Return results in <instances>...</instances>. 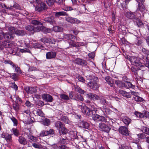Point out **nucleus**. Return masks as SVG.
I'll use <instances>...</instances> for the list:
<instances>
[{
  "label": "nucleus",
  "instance_id": "obj_20",
  "mask_svg": "<svg viewBox=\"0 0 149 149\" xmlns=\"http://www.w3.org/2000/svg\"><path fill=\"white\" fill-rule=\"evenodd\" d=\"M75 63L79 65H87V63L86 61L82 60L79 58H77L75 61Z\"/></svg>",
  "mask_w": 149,
  "mask_h": 149
},
{
  "label": "nucleus",
  "instance_id": "obj_22",
  "mask_svg": "<svg viewBox=\"0 0 149 149\" xmlns=\"http://www.w3.org/2000/svg\"><path fill=\"white\" fill-rule=\"evenodd\" d=\"M87 96L89 98L94 100H98L100 99V97L95 94L89 93L87 94Z\"/></svg>",
  "mask_w": 149,
  "mask_h": 149
},
{
  "label": "nucleus",
  "instance_id": "obj_56",
  "mask_svg": "<svg viewBox=\"0 0 149 149\" xmlns=\"http://www.w3.org/2000/svg\"><path fill=\"white\" fill-rule=\"evenodd\" d=\"M10 77L13 79H16L17 78L16 74H9Z\"/></svg>",
  "mask_w": 149,
  "mask_h": 149
},
{
  "label": "nucleus",
  "instance_id": "obj_41",
  "mask_svg": "<svg viewBox=\"0 0 149 149\" xmlns=\"http://www.w3.org/2000/svg\"><path fill=\"white\" fill-rule=\"evenodd\" d=\"M94 105V103L92 102L91 103H90V104H87L88 106L89 107V109H90L92 111L93 110L95 109V108Z\"/></svg>",
  "mask_w": 149,
  "mask_h": 149
},
{
  "label": "nucleus",
  "instance_id": "obj_12",
  "mask_svg": "<svg viewBox=\"0 0 149 149\" xmlns=\"http://www.w3.org/2000/svg\"><path fill=\"white\" fill-rule=\"evenodd\" d=\"M1 136L4 138L7 142L9 143L12 142L11 135L7 133H2L1 134Z\"/></svg>",
  "mask_w": 149,
  "mask_h": 149
},
{
  "label": "nucleus",
  "instance_id": "obj_28",
  "mask_svg": "<svg viewBox=\"0 0 149 149\" xmlns=\"http://www.w3.org/2000/svg\"><path fill=\"white\" fill-rule=\"evenodd\" d=\"M131 121V119L127 117H124L123 118V122L127 126H128L130 123Z\"/></svg>",
  "mask_w": 149,
  "mask_h": 149
},
{
  "label": "nucleus",
  "instance_id": "obj_6",
  "mask_svg": "<svg viewBox=\"0 0 149 149\" xmlns=\"http://www.w3.org/2000/svg\"><path fill=\"white\" fill-rule=\"evenodd\" d=\"M34 26V32H39L41 31L42 29L46 33H50L51 31L50 29L43 27L42 25H38Z\"/></svg>",
  "mask_w": 149,
  "mask_h": 149
},
{
  "label": "nucleus",
  "instance_id": "obj_24",
  "mask_svg": "<svg viewBox=\"0 0 149 149\" xmlns=\"http://www.w3.org/2000/svg\"><path fill=\"white\" fill-rule=\"evenodd\" d=\"M124 87L128 89L129 88H134L135 86L130 82H126L124 83Z\"/></svg>",
  "mask_w": 149,
  "mask_h": 149
},
{
  "label": "nucleus",
  "instance_id": "obj_27",
  "mask_svg": "<svg viewBox=\"0 0 149 149\" xmlns=\"http://www.w3.org/2000/svg\"><path fill=\"white\" fill-rule=\"evenodd\" d=\"M115 82L117 86L120 88H122L124 87V83L122 81L117 80H116Z\"/></svg>",
  "mask_w": 149,
  "mask_h": 149
},
{
  "label": "nucleus",
  "instance_id": "obj_59",
  "mask_svg": "<svg viewBox=\"0 0 149 149\" xmlns=\"http://www.w3.org/2000/svg\"><path fill=\"white\" fill-rule=\"evenodd\" d=\"M19 51L22 53L29 52H30L29 49L25 48L21 49Z\"/></svg>",
  "mask_w": 149,
  "mask_h": 149
},
{
  "label": "nucleus",
  "instance_id": "obj_61",
  "mask_svg": "<svg viewBox=\"0 0 149 149\" xmlns=\"http://www.w3.org/2000/svg\"><path fill=\"white\" fill-rule=\"evenodd\" d=\"M33 146L36 148H39L40 147L41 145L40 144H37L36 143H32Z\"/></svg>",
  "mask_w": 149,
  "mask_h": 149
},
{
  "label": "nucleus",
  "instance_id": "obj_58",
  "mask_svg": "<svg viewBox=\"0 0 149 149\" xmlns=\"http://www.w3.org/2000/svg\"><path fill=\"white\" fill-rule=\"evenodd\" d=\"M129 147L127 146L125 144H123L121 145L118 149H129Z\"/></svg>",
  "mask_w": 149,
  "mask_h": 149
},
{
  "label": "nucleus",
  "instance_id": "obj_57",
  "mask_svg": "<svg viewBox=\"0 0 149 149\" xmlns=\"http://www.w3.org/2000/svg\"><path fill=\"white\" fill-rule=\"evenodd\" d=\"M76 37L72 34H70V41H75L76 39Z\"/></svg>",
  "mask_w": 149,
  "mask_h": 149
},
{
  "label": "nucleus",
  "instance_id": "obj_9",
  "mask_svg": "<svg viewBox=\"0 0 149 149\" xmlns=\"http://www.w3.org/2000/svg\"><path fill=\"white\" fill-rule=\"evenodd\" d=\"M5 64H9L13 68L15 69V71L18 73L21 74V72L20 68L17 66L15 65L12 62L9 60H6L4 62Z\"/></svg>",
  "mask_w": 149,
  "mask_h": 149
},
{
  "label": "nucleus",
  "instance_id": "obj_52",
  "mask_svg": "<svg viewBox=\"0 0 149 149\" xmlns=\"http://www.w3.org/2000/svg\"><path fill=\"white\" fill-rule=\"evenodd\" d=\"M11 119L14 125L16 126L17 125V121L16 118L13 117L11 118Z\"/></svg>",
  "mask_w": 149,
  "mask_h": 149
},
{
  "label": "nucleus",
  "instance_id": "obj_10",
  "mask_svg": "<svg viewBox=\"0 0 149 149\" xmlns=\"http://www.w3.org/2000/svg\"><path fill=\"white\" fill-rule=\"evenodd\" d=\"M98 126L101 130L107 133H108L111 129L108 126L102 123H100Z\"/></svg>",
  "mask_w": 149,
  "mask_h": 149
},
{
  "label": "nucleus",
  "instance_id": "obj_14",
  "mask_svg": "<svg viewBox=\"0 0 149 149\" xmlns=\"http://www.w3.org/2000/svg\"><path fill=\"white\" fill-rule=\"evenodd\" d=\"M105 80L107 83L111 87H114V82L113 80L109 76H107L105 78Z\"/></svg>",
  "mask_w": 149,
  "mask_h": 149
},
{
  "label": "nucleus",
  "instance_id": "obj_7",
  "mask_svg": "<svg viewBox=\"0 0 149 149\" xmlns=\"http://www.w3.org/2000/svg\"><path fill=\"white\" fill-rule=\"evenodd\" d=\"M59 128V131L61 135L66 134L68 131L64 127L63 124L61 122L58 121L56 123Z\"/></svg>",
  "mask_w": 149,
  "mask_h": 149
},
{
  "label": "nucleus",
  "instance_id": "obj_18",
  "mask_svg": "<svg viewBox=\"0 0 149 149\" xmlns=\"http://www.w3.org/2000/svg\"><path fill=\"white\" fill-rule=\"evenodd\" d=\"M9 32V33H4L3 32V38L6 39H12L14 38V35Z\"/></svg>",
  "mask_w": 149,
  "mask_h": 149
},
{
  "label": "nucleus",
  "instance_id": "obj_40",
  "mask_svg": "<svg viewBox=\"0 0 149 149\" xmlns=\"http://www.w3.org/2000/svg\"><path fill=\"white\" fill-rule=\"evenodd\" d=\"M60 97L65 100H69V97L68 96L64 94L60 95Z\"/></svg>",
  "mask_w": 149,
  "mask_h": 149
},
{
  "label": "nucleus",
  "instance_id": "obj_55",
  "mask_svg": "<svg viewBox=\"0 0 149 149\" xmlns=\"http://www.w3.org/2000/svg\"><path fill=\"white\" fill-rule=\"evenodd\" d=\"M137 136L139 138L144 139L146 135L143 134H139L137 135Z\"/></svg>",
  "mask_w": 149,
  "mask_h": 149
},
{
  "label": "nucleus",
  "instance_id": "obj_36",
  "mask_svg": "<svg viewBox=\"0 0 149 149\" xmlns=\"http://www.w3.org/2000/svg\"><path fill=\"white\" fill-rule=\"evenodd\" d=\"M135 20H136V22L137 25L138 26L141 27L143 26V24L141 20L137 18L135 19Z\"/></svg>",
  "mask_w": 149,
  "mask_h": 149
},
{
  "label": "nucleus",
  "instance_id": "obj_3",
  "mask_svg": "<svg viewBox=\"0 0 149 149\" xmlns=\"http://www.w3.org/2000/svg\"><path fill=\"white\" fill-rule=\"evenodd\" d=\"M25 44L28 47H32L35 48H39L42 49L43 48V47L41 44L36 42L35 40L32 41H29L28 43H27L26 42Z\"/></svg>",
  "mask_w": 149,
  "mask_h": 149
},
{
  "label": "nucleus",
  "instance_id": "obj_53",
  "mask_svg": "<svg viewBox=\"0 0 149 149\" xmlns=\"http://www.w3.org/2000/svg\"><path fill=\"white\" fill-rule=\"evenodd\" d=\"M30 93H35L36 91V88L34 87H31L30 90Z\"/></svg>",
  "mask_w": 149,
  "mask_h": 149
},
{
  "label": "nucleus",
  "instance_id": "obj_63",
  "mask_svg": "<svg viewBox=\"0 0 149 149\" xmlns=\"http://www.w3.org/2000/svg\"><path fill=\"white\" fill-rule=\"evenodd\" d=\"M11 86L12 88L14 89L15 90H17V86L15 83H12Z\"/></svg>",
  "mask_w": 149,
  "mask_h": 149
},
{
  "label": "nucleus",
  "instance_id": "obj_42",
  "mask_svg": "<svg viewBox=\"0 0 149 149\" xmlns=\"http://www.w3.org/2000/svg\"><path fill=\"white\" fill-rule=\"evenodd\" d=\"M75 41H70L68 42L70 46L71 47H77V44L74 42Z\"/></svg>",
  "mask_w": 149,
  "mask_h": 149
},
{
  "label": "nucleus",
  "instance_id": "obj_15",
  "mask_svg": "<svg viewBox=\"0 0 149 149\" xmlns=\"http://www.w3.org/2000/svg\"><path fill=\"white\" fill-rule=\"evenodd\" d=\"M41 41L42 42L45 43H51L52 44H54L55 41L52 38H47L44 37L42 38L41 39Z\"/></svg>",
  "mask_w": 149,
  "mask_h": 149
},
{
  "label": "nucleus",
  "instance_id": "obj_64",
  "mask_svg": "<svg viewBox=\"0 0 149 149\" xmlns=\"http://www.w3.org/2000/svg\"><path fill=\"white\" fill-rule=\"evenodd\" d=\"M144 141L149 143V136H147L146 135L144 139Z\"/></svg>",
  "mask_w": 149,
  "mask_h": 149
},
{
  "label": "nucleus",
  "instance_id": "obj_19",
  "mask_svg": "<svg viewBox=\"0 0 149 149\" xmlns=\"http://www.w3.org/2000/svg\"><path fill=\"white\" fill-rule=\"evenodd\" d=\"M119 93L121 94L123 96L127 98L131 97V95L130 93L127 92L122 90H120L118 91Z\"/></svg>",
  "mask_w": 149,
  "mask_h": 149
},
{
  "label": "nucleus",
  "instance_id": "obj_49",
  "mask_svg": "<svg viewBox=\"0 0 149 149\" xmlns=\"http://www.w3.org/2000/svg\"><path fill=\"white\" fill-rule=\"evenodd\" d=\"M76 91L80 93L83 94L85 92L84 91L81 89L80 87H77L76 88Z\"/></svg>",
  "mask_w": 149,
  "mask_h": 149
},
{
  "label": "nucleus",
  "instance_id": "obj_29",
  "mask_svg": "<svg viewBox=\"0 0 149 149\" xmlns=\"http://www.w3.org/2000/svg\"><path fill=\"white\" fill-rule=\"evenodd\" d=\"M66 20L71 23H77V19H73L72 17H68L66 18Z\"/></svg>",
  "mask_w": 149,
  "mask_h": 149
},
{
  "label": "nucleus",
  "instance_id": "obj_11",
  "mask_svg": "<svg viewBox=\"0 0 149 149\" xmlns=\"http://www.w3.org/2000/svg\"><path fill=\"white\" fill-rule=\"evenodd\" d=\"M92 118L94 121L98 120L102 122H106L107 121V119L105 117L97 114L94 115Z\"/></svg>",
  "mask_w": 149,
  "mask_h": 149
},
{
  "label": "nucleus",
  "instance_id": "obj_48",
  "mask_svg": "<svg viewBox=\"0 0 149 149\" xmlns=\"http://www.w3.org/2000/svg\"><path fill=\"white\" fill-rule=\"evenodd\" d=\"M107 119V121L105 122H107L110 125H112L113 123V120L112 119H110L109 118H108V119Z\"/></svg>",
  "mask_w": 149,
  "mask_h": 149
},
{
  "label": "nucleus",
  "instance_id": "obj_46",
  "mask_svg": "<svg viewBox=\"0 0 149 149\" xmlns=\"http://www.w3.org/2000/svg\"><path fill=\"white\" fill-rule=\"evenodd\" d=\"M36 114L37 115L42 117H43L44 116V114L43 112L40 109L37 110L36 112Z\"/></svg>",
  "mask_w": 149,
  "mask_h": 149
},
{
  "label": "nucleus",
  "instance_id": "obj_23",
  "mask_svg": "<svg viewBox=\"0 0 149 149\" xmlns=\"http://www.w3.org/2000/svg\"><path fill=\"white\" fill-rule=\"evenodd\" d=\"M18 141L20 144L23 145H25L27 143L26 140L24 137L22 136H20L19 137Z\"/></svg>",
  "mask_w": 149,
  "mask_h": 149
},
{
  "label": "nucleus",
  "instance_id": "obj_16",
  "mask_svg": "<svg viewBox=\"0 0 149 149\" xmlns=\"http://www.w3.org/2000/svg\"><path fill=\"white\" fill-rule=\"evenodd\" d=\"M126 16L127 18L135 20L137 18L135 15V13L131 11L127 12L126 13Z\"/></svg>",
  "mask_w": 149,
  "mask_h": 149
},
{
  "label": "nucleus",
  "instance_id": "obj_17",
  "mask_svg": "<svg viewBox=\"0 0 149 149\" xmlns=\"http://www.w3.org/2000/svg\"><path fill=\"white\" fill-rule=\"evenodd\" d=\"M146 10V8L144 6V2H138V7L137 9V11H139L143 12Z\"/></svg>",
  "mask_w": 149,
  "mask_h": 149
},
{
  "label": "nucleus",
  "instance_id": "obj_33",
  "mask_svg": "<svg viewBox=\"0 0 149 149\" xmlns=\"http://www.w3.org/2000/svg\"><path fill=\"white\" fill-rule=\"evenodd\" d=\"M11 131L13 133V134L16 136H18L20 134L19 131L16 128H12Z\"/></svg>",
  "mask_w": 149,
  "mask_h": 149
},
{
  "label": "nucleus",
  "instance_id": "obj_21",
  "mask_svg": "<svg viewBox=\"0 0 149 149\" xmlns=\"http://www.w3.org/2000/svg\"><path fill=\"white\" fill-rule=\"evenodd\" d=\"M42 97L43 99L46 101L50 102L52 101V97L48 94H43L42 95Z\"/></svg>",
  "mask_w": 149,
  "mask_h": 149
},
{
  "label": "nucleus",
  "instance_id": "obj_25",
  "mask_svg": "<svg viewBox=\"0 0 149 149\" xmlns=\"http://www.w3.org/2000/svg\"><path fill=\"white\" fill-rule=\"evenodd\" d=\"M79 125L81 127L86 129H87L89 126V124L84 121H81L79 123Z\"/></svg>",
  "mask_w": 149,
  "mask_h": 149
},
{
  "label": "nucleus",
  "instance_id": "obj_8",
  "mask_svg": "<svg viewBox=\"0 0 149 149\" xmlns=\"http://www.w3.org/2000/svg\"><path fill=\"white\" fill-rule=\"evenodd\" d=\"M127 58L129 59L132 63L134 65L138 66L140 65L141 62L136 56H127Z\"/></svg>",
  "mask_w": 149,
  "mask_h": 149
},
{
  "label": "nucleus",
  "instance_id": "obj_50",
  "mask_svg": "<svg viewBox=\"0 0 149 149\" xmlns=\"http://www.w3.org/2000/svg\"><path fill=\"white\" fill-rule=\"evenodd\" d=\"M56 53L55 52H47L46 54V56H56Z\"/></svg>",
  "mask_w": 149,
  "mask_h": 149
},
{
  "label": "nucleus",
  "instance_id": "obj_35",
  "mask_svg": "<svg viewBox=\"0 0 149 149\" xmlns=\"http://www.w3.org/2000/svg\"><path fill=\"white\" fill-rule=\"evenodd\" d=\"M0 6L2 8H5L6 9L8 10H12L13 9L12 6L10 7H7L5 4L0 3Z\"/></svg>",
  "mask_w": 149,
  "mask_h": 149
},
{
  "label": "nucleus",
  "instance_id": "obj_26",
  "mask_svg": "<svg viewBox=\"0 0 149 149\" xmlns=\"http://www.w3.org/2000/svg\"><path fill=\"white\" fill-rule=\"evenodd\" d=\"M143 61L145 64V67L149 68V56H143Z\"/></svg>",
  "mask_w": 149,
  "mask_h": 149
},
{
  "label": "nucleus",
  "instance_id": "obj_38",
  "mask_svg": "<svg viewBox=\"0 0 149 149\" xmlns=\"http://www.w3.org/2000/svg\"><path fill=\"white\" fill-rule=\"evenodd\" d=\"M31 23L32 24L35 25V26H36L38 25H42V24L36 20H32L31 22Z\"/></svg>",
  "mask_w": 149,
  "mask_h": 149
},
{
  "label": "nucleus",
  "instance_id": "obj_32",
  "mask_svg": "<svg viewBox=\"0 0 149 149\" xmlns=\"http://www.w3.org/2000/svg\"><path fill=\"white\" fill-rule=\"evenodd\" d=\"M26 134L28 138L29 139L34 142L37 141V139L34 136L31 134H29V135L27 133H26Z\"/></svg>",
  "mask_w": 149,
  "mask_h": 149
},
{
  "label": "nucleus",
  "instance_id": "obj_51",
  "mask_svg": "<svg viewBox=\"0 0 149 149\" xmlns=\"http://www.w3.org/2000/svg\"><path fill=\"white\" fill-rule=\"evenodd\" d=\"M100 102L104 105L107 104L108 103V102L104 98H102L101 99Z\"/></svg>",
  "mask_w": 149,
  "mask_h": 149
},
{
  "label": "nucleus",
  "instance_id": "obj_43",
  "mask_svg": "<svg viewBox=\"0 0 149 149\" xmlns=\"http://www.w3.org/2000/svg\"><path fill=\"white\" fill-rule=\"evenodd\" d=\"M143 132L148 136H149V128L147 127H143Z\"/></svg>",
  "mask_w": 149,
  "mask_h": 149
},
{
  "label": "nucleus",
  "instance_id": "obj_2",
  "mask_svg": "<svg viewBox=\"0 0 149 149\" xmlns=\"http://www.w3.org/2000/svg\"><path fill=\"white\" fill-rule=\"evenodd\" d=\"M2 49L3 47L7 48L10 50H12L11 51L7 54L4 53L5 55H10L13 49L14 48L15 45L13 41L7 42V41H5L2 43Z\"/></svg>",
  "mask_w": 149,
  "mask_h": 149
},
{
  "label": "nucleus",
  "instance_id": "obj_47",
  "mask_svg": "<svg viewBox=\"0 0 149 149\" xmlns=\"http://www.w3.org/2000/svg\"><path fill=\"white\" fill-rule=\"evenodd\" d=\"M49 135L48 131H43L40 134V136H44Z\"/></svg>",
  "mask_w": 149,
  "mask_h": 149
},
{
  "label": "nucleus",
  "instance_id": "obj_34",
  "mask_svg": "<svg viewBox=\"0 0 149 149\" xmlns=\"http://www.w3.org/2000/svg\"><path fill=\"white\" fill-rule=\"evenodd\" d=\"M61 15L68 16V15L66 12L64 11L56 12V16L59 17Z\"/></svg>",
  "mask_w": 149,
  "mask_h": 149
},
{
  "label": "nucleus",
  "instance_id": "obj_1",
  "mask_svg": "<svg viewBox=\"0 0 149 149\" xmlns=\"http://www.w3.org/2000/svg\"><path fill=\"white\" fill-rule=\"evenodd\" d=\"M90 78L91 81L88 83V86L94 90H97L99 86L97 83L98 80L97 78L93 76H91L90 77Z\"/></svg>",
  "mask_w": 149,
  "mask_h": 149
},
{
  "label": "nucleus",
  "instance_id": "obj_44",
  "mask_svg": "<svg viewBox=\"0 0 149 149\" xmlns=\"http://www.w3.org/2000/svg\"><path fill=\"white\" fill-rule=\"evenodd\" d=\"M46 21L50 22L51 24H53L54 23V18L53 17H48L46 19Z\"/></svg>",
  "mask_w": 149,
  "mask_h": 149
},
{
  "label": "nucleus",
  "instance_id": "obj_62",
  "mask_svg": "<svg viewBox=\"0 0 149 149\" xmlns=\"http://www.w3.org/2000/svg\"><path fill=\"white\" fill-rule=\"evenodd\" d=\"M77 78L79 81L82 82H84L85 81V79H84L83 77L80 75L78 76Z\"/></svg>",
  "mask_w": 149,
  "mask_h": 149
},
{
  "label": "nucleus",
  "instance_id": "obj_30",
  "mask_svg": "<svg viewBox=\"0 0 149 149\" xmlns=\"http://www.w3.org/2000/svg\"><path fill=\"white\" fill-rule=\"evenodd\" d=\"M42 123L45 126H48L50 124V121L49 119L44 118L43 119Z\"/></svg>",
  "mask_w": 149,
  "mask_h": 149
},
{
  "label": "nucleus",
  "instance_id": "obj_39",
  "mask_svg": "<svg viewBox=\"0 0 149 149\" xmlns=\"http://www.w3.org/2000/svg\"><path fill=\"white\" fill-rule=\"evenodd\" d=\"M34 26L31 25H28L25 27L26 29L29 31L34 32Z\"/></svg>",
  "mask_w": 149,
  "mask_h": 149
},
{
  "label": "nucleus",
  "instance_id": "obj_13",
  "mask_svg": "<svg viewBox=\"0 0 149 149\" xmlns=\"http://www.w3.org/2000/svg\"><path fill=\"white\" fill-rule=\"evenodd\" d=\"M119 131L121 134L127 136L128 135V130L127 128L124 126H122L119 128Z\"/></svg>",
  "mask_w": 149,
  "mask_h": 149
},
{
  "label": "nucleus",
  "instance_id": "obj_60",
  "mask_svg": "<svg viewBox=\"0 0 149 149\" xmlns=\"http://www.w3.org/2000/svg\"><path fill=\"white\" fill-rule=\"evenodd\" d=\"M143 118L146 117V118H149V112L146 111L144 113H143Z\"/></svg>",
  "mask_w": 149,
  "mask_h": 149
},
{
  "label": "nucleus",
  "instance_id": "obj_54",
  "mask_svg": "<svg viewBox=\"0 0 149 149\" xmlns=\"http://www.w3.org/2000/svg\"><path fill=\"white\" fill-rule=\"evenodd\" d=\"M142 51L145 55H149V51L146 50L145 48H143L142 49Z\"/></svg>",
  "mask_w": 149,
  "mask_h": 149
},
{
  "label": "nucleus",
  "instance_id": "obj_31",
  "mask_svg": "<svg viewBox=\"0 0 149 149\" xmlns=\"http://www.w3.org/2000/svg\"><path fill=\"white\" fill-rule=\"evenodd\" d=\"M133 98L134 100L139 102H143V101H144V100L142 98L138 95L133 97Z\"/></svg>",
  "mask_w": 149,
  "mask_h": 149
},
{
  "label": "nucleus",
  "instance_id": "obj_37",
  "mask_svg": "<svg viewBox=\"0 0 149 149\" xmlns=\"http://www.w3.org/2000/svg\"><path fill=\"white\" fill-rule=\"evenodd\" d=\"M134 113L136 116L137 117L141 118H143L144 116H143V113L139 112L138 111H136L134 112Z\"/></svg>",
  "mask_w": 149,
  "mask_h": 149
},
{
  "label": "nucleus",
  "instance_id": "obj_4",
  "mask_svg": "<svg viewBox=\"0 0 149 149\" xmlns=\"http://www.w3.org/2000/svg\"><path fill=\"white\" fill-rule=\"evenodd\" d=\"M79 108L81 109V111L84 114L88 116H91L92 115V111L87 106H79Z\"/></svg>",
  "mask_w": 149,
  "mask_h": 149
},
{
  "label": "nucleus",
  "instance_id": "obj_45",
  "mask_svg": "<svg viewBox=\"0 0 149 149\" xmlns=\"http://www.w3.org/2000/svg\"><path fill=\"white\" fill-rule=\"evenodd\" d=\"M46 2L47 3L49 6H52L54 4V0H45Z\"/></svg>",
  "mask_w": 149,
  "mask_h": 149
},
{
  "label": "nucleus",
  "instance_id": "obj_5",
  "mask_svg": "<svg viewBox=\"0 0 149 149\" xmlns=\"http://www.w3.org/2000/svg\"><path fill=\"white\" fill-rule=\"evenodd\" d=\"M9 31L12 33L14 35L15 34L19 36H23L25 34V32L23 30H18L17 29L13 27H10L8 28Z\"/></svg>",
  "mask_w": 149,
  "mask_h": 149
}]
</instances>
